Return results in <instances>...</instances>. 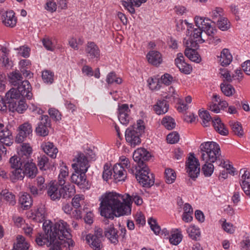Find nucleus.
<instances>
[{"mask_svg":"<svg viewBox=\"0 0 250 250\" xmlns=\"http://www.w3.org/2000/svg\"><path fill=\"white\" fill-rule=\"evenodd\" d=\"M44 152L52 158H55L58 152V149L51 142H47L42 146Z\"/></svg>","mask_w":250,"mask_h":250,"instance_id":"nucleus-34","label":"nucleus"},{"mask_svg":"<svg viewBox=\"0 0 250 250\" xmlns=\"http://www.w3.org/2000/svg\"><path fill=\"white\" fill-rule=\"evenodd\" d=\"M146 58L149 63L153 65H158L162 62L161 54L156 50H151L148 52Z\"/></svg>","mask_w":250,"mask_h":250,"instance_id":"nucleus-28","label":"nucleus"},{"mask_svg":"<svg viewBox=\"0 0 250 250\" xmlns=\"http://www.w3.org/2000/svg\"><path fill=\"white\" fill-rule=\"evenodd\" d=\"M212 123L215 130L220 134L227 136L229 134L228 129L219 118H214L212 120Z\"/></svg>","mask_w":250,"mask_h":250,"instance_id":"nucleus-30","label":"nucleus"},{"mask_svg":"<svg viewBox=\"0 0 250 250\" xmlns=\"http://www.w3.org/2000/svg\"><path fill=\"white\" fill-rule=\"evenodd\" d=\"M223 9L220 7H216L214 10L212 11L210 14L213 22H216L217 20H220L221 17H223Z\"/></svg>","mask_w":250,"mask_h":250,"instance_id":"nucleus-54","label":"nucleus"},{"mask_svg":"<svg viewBox=\"0 0 250 250\" xmlns=\"http://www.w3.org/2000/svg\"><path fill=\"white\" fill-rule=\"evenodd\" d=\"M55 241V240L53 237H51V234L50 232L48 233L47 231H44V233H39L35 239L36 243L40 246L46 245L49 247L52 245V244Z\"/></svg>","mask_w":250,"mask_h":250,"instance_id":"nucleus-17","label":"nucleus"},{"mask_svg":"<svg viewBox=\"0 0 250 250\" xmlns=\"http://www.w3.org/2000/svg\"><path fill=\"white\" fill-rule=\"evenodd\" d=\"M29 248V243L25 241V238L22 235H18L16 239V243L14 245L15 250H28Z\"/></svg>","mask_w":250,"mask_h":250,"instance_id":"nucleus-35","label":"nucleus"},{"mask_svg":"<svg viewBox=\"0 0 250 250\" xmlns=\"http://www.w3.org/2000/svg\"><path fill=\"white\" fill-rule=\"evenodd\" d=\"M113 176L117 181H125L126 178V171L121 164H115L113 167Z\"/></svg>","mask_w":250,"mask_h":250,"instance_id":"nucleus-25","label":"nucleus"},{"mask_svg":"<svg viewBox=\"0 0 250 250\" xmlns=\"http://www.w3.org/2000/svg\"><path fill=\"white\" fill-rule=\"evenodd\" d=\"M187 231L189 237L193 240H198L201 235L200 229L195 226H190Z\"/></svg>","mask_w":250,"mask_h":250,"instance_id":"nucleus-45","label":"nucleus"},{"mask_svg":"<svg viewBox=\"0 0 250 250\" xmlns=\"http://www.w3.org/2000/svg\"><path fill=\"white\" fill-rule=\"evenodd\" d=\"M84 200V196L83 195H76L72 201V205L75 208H78L81 207V204Z\"/></svg>","mask_w":250,"mask_h":250,"instance_id":"nucleus-59","label":"nucleus"},{"mask_svg":"<svg viewBox=\"0 0 250 250\" xmlns=\"http://www.w3.org/2000/svg\"><path fill=\"white\" fill-rule=\"evenodd\" d=\"M8 104V108L12 111H16L19 113H22L27 108L25 99H20L19 95L16 90L10 89L5 95Z\"/></svg>","mask_w":250,"mask_h":250,"instance_id":"nucleus-4","label":"nucleus"},{"mask_svg":"<svg viewBox=\"0 0 250 250\" xmlns=\"http://www.w3.org/2000/svg\"><path fill=\"white\" fill-rule=\"evenodd\" d=\"M40 122L35 129V132L37 135L45 137L49 133L48 128L51 126V122L47 115H42L39 118Z\"/></svg>","mask_w":250,"mask_h":250,"instance_id":"nucleus-10","label":"nucleus"},{"mask_svg":"<svg viewBox=\"0 0 250 250\" xmlns=\"http://www.w3.org/2000/svg\"><path fill=\"white\" fill-rule=\"evenodd\" d=\"M11 89L16 90V94L19 95V98L21 96L22 98H26L30 100L33 97L32 86L30 83L27 80L22 81L21 83L17 85V89L12 88Z\"/></svg>","mask_w":250,"mask_h":250,"instance_id":"nucleus-11","label":"nucleus"},{"mask_svg":"<svg viewBox=\"0 0 250 250\" xmlns=\"http://www.w3.org/2000/svg\"><path fill=\"white\" fill-rule=\"evenodd\" d=\"M167 140L169 144H175L179 140V135L176 132H173L167 135Z\"/></svg>","mask_w":250,"mask_h":250,"instance_id":"nucleus-64","label":"nucleus"},{"mask_svg":"<svg viewBox=\"0 0 250 250\" xmlns=\"http://www.w3.org/2000/svg\"><path fill=\"white\" fill-rule=\"evenodd\" d=\"M135 177L139 183L144 187L149 188L154 184V177L152 173L149 172L147 167H143L137 170Z\"/></svg>","mask_w":250,"mask_h":250,"instance_id":"nucleus-5","label":"nucleus"},{"mask_svg":"<svg viewBox=\"0 0 250 250\" xmlns=\"http://www.w3.org/2000/svg\"><path fill=\"white\" fill-rule=\"evenodd\" d=\"M23 165L24 167V172L25 175L29 178H34L36 176L38 171L36 164L32 162H29V160H27Z\"/></svg>","mask_w":250,"mask_h":250,"instance_id":"nucleus-29","label":"nucleus"},{"mask_svg":"<svg viewBox=\"0 0 250 250\" xmlns=\"http://www.w3.org/2000/svg\"><path fill=\"white\" fill-rule=\"evenodd\" d=\"M54 73L50 70H45L42 72V79L44 83L51 84L54 82Z\"/></svg>","mask_w":250,"mask_h":250,"instance_id":"nucleus-52","label":"nucleus"},{"mask_svg":"<svg viewBox=\"0 0 250 250\" xmlns=\"http://www.w3.org/2000/svg\"><path fill=\"white\" fill-rule=\"evenodd\" d=\"M182 238L183 235L181 230L175 229H172L171 235L169 238V241L171 244L177 245L181 242Z\"/></svg>","mask_w":250,"mask_h":250,"instance_id":"nucleus-37","label":"nucleus"},{"mask_svg":"<svg viewBox=\"0 0 250 250\" xmlns=\"http://www.w3.org/2000/svg\"><path fill=\"white\" fill-rule=\"evenodd\" d=\"M51 222L46 221L43 223L44 231L51 235V237L56 240L60 241V243L69 249L74 246V242L71 239L70 229L66 222L62 220L56 222L53 226L51 225Z\"/></svg>","mask_w":250,"mask_h":250,"instance_id":"nucleus-3","label":"nucleus"},{"mask_svg":"<svg viewBox=\"0 0 250 250\" xmlns=\"http://www.w3.org/2000/svg\"><path fill=\"white\" fill-rule=\"evenodd\" d=\"M11 172V179L13 182L22 180L25 175L24 170L21 168L13 169Z\"/></svg>","mask_w":250,"mask_h":250,"instance_id":"nucleus-49","label":"nucleus"},{"mask_svg":"<svg viewBox=\"0 0 250 250\" xmlns=\"http://www.w3.org/2000/svg\"><path fill=\"white\" fill-rule=\"evenodd\" d=\"M30 217H31L33 220L37 222L44 221L45 218L44 206L42 204L39 205L37 208L31 212Z\"/></svg>","mask_w":250,"mask_h":250,"instance_id":"nucleus-24","label":"nucleus"},{"mask_svg":"<svg viewBox=\"0 0 250 250\" xmlns=\"http://www.w3.org/2000/svg\"><path fill=\"white\" fill-rule=\"evenodd\" d=\"M219 74L224 79V82L230 83L232 81V76H231L229 71L226 68H220Z\"/></svg>","mask_w":250,"mask_h":250,"instance_id":"nucleus-61","label":"nucleus"},{"mask_svg":"<svg viewBox=\"0 0 250 250\" xmlns=\"http://www.w3.org/2000/svg\"><path fill=\"white\" fill-rule=\"evenodd\" d=\"M242 171L244 173L242 175L240 184L244 193L250 197V172L242 169L240 170V172Z\"/></svg>","mask_w":250,"mask_h":250,"instance_id":"nucleus-21","label":"nucleus"},{"mask_svg":"<svg viewBox=\"0 0 250 250\" xmlns=\"http://www.w3.org/2000/svg\"><path fill=\"white\" fill-rule=\"evenodd\" d=\"M220 88L222 93L228 97L231 96L235 92L233 86L229 83H227L226 82L221 83Z\"/></svg>","mask_w":250,"mask_h":250,"instance_id":"nucleus-40","label":"nucleus"},{"mask_svg":"<svg viewBox=\"0 0 250 250\" xmlns=\"http://www.w3.org/2000/svg\"><path fill=\"white\" fill-rule=\"evenodd\" d=\"M106 82L108 84H121L122 83V80L121 78L118 77L114 72H110L107 76Z\"/></svg>","mask_w":250,"mask_h":250,"instance_id":"nucleus-53","label":"nucleus"},{"mask_svg":"<svg viewBox=\"0 0 250 250\" xmlns=\"http://www.w3.org/2000/svg\"><path fill=\"white\" fill-rule=\"evenodd\" d=\"M150 156V154L146 149L140 148L134 152L133 159L136 162L143 164L144 161L148 160Z\"/></svg>","mask_w":250,"mask_h":250,"instance_id":"nucleus-23","label":"nucleus"},{"mask_svg":"<svg viewBox=\"0 0 250 250\" xmlns=\"http://www.w3.org/2000/svg\"><path fill=\"white\" fill-rule=\"evenodd\" d=\"M0 142L5 144L6 146H10L13 144L11 132L1 123H0Z\"/></svg>","mask_w":250,"mask_h":250,"instance_id":"nucleus-20","label":"nucleus"},{"mask_svg":"<svg viewBox=\"0 0 250 250\" xmlns=\"http://www.w3.org/2000/svg\"><path fill=\"white\" fill-rule=\"evenodd\" d=\"M203 31H204L199 27L194 28L191 25L189 37L188 40L184 39V43L188 47H196L198 43H203L205 41L201 36Z\"/></svg>","mask_w":250,"mask_h":250,"instance_id":"nucleus-6","label":"nucleus"},{"mask_svg":"<svg viewBox=\"0 0 250 250\" xmlns=\"http://www.w3.org/2000/svg\"><path fill=\"white\" fill-rule=\"evenodd\" d=\"M61 188H59V186L54 182H50L47 189V195L51 200H59L61 197Z\"/></svg>","mask_w":250,"mask_h":250,"instance_id":"nucleus-26","label":"nucleus"},{"mask_svg":"<svg viewBox=\"0 0 250 250\" xmlns=\"http://www.w3.org/2000/svg\"><path fill=\"white\" fill-rule=\"evenodd\" d=\"M187 171L189 176L194 180L200 172L199 163L198 160L195 157L194 154H190L187 162Z\"/></svg>","mask_w":250,"mask_h":250,"instance_id":"nucleus-9","label":"nucleus"},{"mask_svg":"<svg viewBox=\"0 0 250 250\" xmlns=\"http://www.w3.org/2000/svg\"><path fill=\"white\" fill-rule=\"evenodd\" d=\"M161 124L168 130L173 129L176 125L174 119L170 116L165 117L162 120Z\"/></svg>","mask_w":250,"mask_h":250,"instance_id":"nucleus-50","label":"nucleus"},{"mask_svg":"<svg viewBox=\"0 0 250 250\" xmlns=\"http://www.w3.org/2000/svg\"><path fill=\"white\" fill-rule=\"evenodd\" d=\"M26 162V160L20 156H13L10 158L9 163L12 168H21V166Z\"/></svg>","mask_w":250,"mask_h":250,"instance_id":"nucleus-39","label":"nucleus"},{"mask_svg":"<svg viewBox=\"0 0 250 250\" xmlns=\"http://www.w3.org/2000/svg\"><path fill=\"white\" fill-rule=\"evenodd\" d=\"M220 222H222V228L227 233L232 234L234 231V229L233 227L232 224L228 223L226 222V219H221L220 221Z\"/></svg>","mask_w":250,"mask_h":250,"instance_id":"nucleus-60","label":"nucleus"},{"mask_svg":"<svg viewBox=\"0 0 250 250\" xmlns=\"http://www.w3.org/2000/svg\"><path fill=\"white\" fill-rule=\"evenodd\" d=\"M232 132L236 135L241 137L244 135V131L241 123L238 122L231 121L229 122Z\"/></svg>","mask_w":250,"mask_h":250,"instance_id":"nucleus-42","label":"nucleus"},{"mask_svg":"<svg viewBox=\"0 0 250 250\" xmlns=\"http://www.w3.org/2000/svg\"><path fill=\"white\" fill-rule=\"evenodd\" d=\"M1 51L2 52V55L1 56L0 59V61H1L2 64L6 67L10 66V64H9V60L8 58V53L7 52V49L6 47H2Z\"/></svg>","mask_w":250,"mask_h":250,"instance_id":"nucleus-58","label":"nucleus"},{"mask_svg":"<svg viewBox=\"0 0 250 250\" xmlns=\"http://www.w3.org/2000/svg\"><path fill=\"white\" fill-rule=\"evenodd\" d=\"M123 6L126 9L130 14H133L135 13V10L134 8V6H135V2H132L131 0H128V1H126L125 0H123L122 1Z\"/></svg>","mask_w":250,"mask_h":250,"instance_id":"nucleus-63","label":"nucleus"},{"mask_svg":"<svg viewBox=\"0 0 250 250\" xmlns=\"http://www.w3.org/2000/svg\"><path fill=\"white\" fill-rule=\"evenodd\" d=\"M129 128L136 129L137 130V132H139V133L142 134L144 133L145 128L144 121L143 120H138L136 124H134L132 127Z\"/></svg>","mask_w":250,"mask_h":250,"instance_id":"nucleus-62","label":"nucleus"},{"mask_svg":"<svg viewBox=\"0 0 250 250\" xmlns=\"http://www.w3.org/2000/svg\"><path fill=\"white\" fill-rule=\"evenodd\" d=\"M118 119L123 125H127L130 119L129 113L130 110L128 105L126 104H119L118 105Z\"/></svg>","mask_w":250,"mask_h":250,"instance_id":"nucleus-18","label":"nucleus"},{"mask_svg":"<svg viewBox=\"0 0 250 250\" xmlns=\"http://www.w3.org/2000/svg\"><path fill=\"white\" fill-rule=\"evenodd\" d=\"M19 133L16 138V142L21 143L27 137L29 138L32 133V127L30 124L28 122L24 123L19 126Z\"/></svg>","mask_w":250,"mask_h":250,"instance_id":"nucleus-12","label":"nucleus"},{"mask_svg":"<svg viewBox=\"0 0 250 250\" xmlns=\"http://www.w3.org/2000/svg\"><path fill=\"white\" fill-rule=\"evenodd\" d=\"M1 194L2 195L3 199L9 206H13L16 204L15 195L12 192L6 190H3L2 191Z\"/></svg>","mask_w":250,"mask_h":250,"instance_id":"nucleus-44","label":"nucleus"},{"mask_svg":"<svg viewBox=\"0 0 250 250\" xmlns=\"http://www.w3.org/2000/svg\"><path fill=\"white\" fill-rule=\"evenodd\" d=\"M75 187L73 185H67L61 188V197L70 198L75 193Z\"/></svg>","mask_w":250,"mask_h":250,"instance_id":"nucleus-36","label":"nucleus"},{"mask_svg":"<svg viewBox=\"0 0 250 250\" xmlns=\"http://www.w3.org/2000/svg\"><path fill=\"white\" fill-rule=\"evenodd\" d=\"M103 236L102 229L98 228L95 230L94 233L88 234L86 236L85 239L87 243L92 248L95 250H100L102 244L101 238Z\"/></svg>","mask_w":250,"mask_h":250,"instance_id":"nucleus-8","label":"nucleus"},{"mask_svg":"<svg viewBox=\"0 0 250 250\" xmlns=\"http://www.w3.org/2000/svg\"><path fill=\"white\" fill-rule=\"evenodd\" d=\"M2 22L6 26L13 28L17 24V18L12 10L6 11L2 15Z\"/></svg>","mask_w":250,"mask_h":250,"instance_id":"nucleus-22","label":"nucleus"},{"mask_svg":"<svg viewBox=\"0 0 250 250\" xmlns=\"http://www.w3.org/2000/svg\"><path fill=\"white\" fill-rule=\"evenodd\" d=\"M169 105L166 100H158L153 105V110L158 115L164 114L168 110Z\"/></svg>","mask_w":250,"mask_h":250,"instance_id":"nucleus-31","label":"nucleus"},{"mask_svg":"<svg viewBox=\"0 0 250 250\" xmlns=\"http://www.w3.org/2000/svg\"><path fill=\"white\" fill-rule=\"evenodd\" d=\"M100 210L102 216L113 219L114 217L127 215L131 213L132 202L138 206L143 203V200L137 194L130 196L128 194L123 195L116 192H109L101 197Z\"/></svg>","mask_w":250,"mask_h":250,"instance_id":"nucleus-1","label":"nucleus"},{"mask_svg":"<svg viewBox=\"0 0 250 250\" xmlns=\"http://www.w3.org/2000/svg\"><path fill=\"white\" fill-rule=\"evenodd\" d=\"M141 135L139 132H137V130L133 128H128L125 131V140L133 147L140 144L141 142Z\"/></svg>","mask_w":250,"mask_h":250,"instance_id":"nucleus-13","label":"nucleus"},{"mask_svg":"<svg viewBox=\"0 0 250 250\" xmlns=\"http://www.w3.org/2000/svg\"><path fill=\"white\" fill-rule=\"evenodd\" d=\"M165 178L166 182L168 184L173 183L176 178V174L173 169L166 168L165 172Z\"/></svg>","mask_w":250,"mask_h":250,"instance_id":"nucleus-47","label":"nucleus"},{"mask_svg":"<svg viewBox=\"0 0 250 250\" xmlns=\"http://www.w3.org/2000/svg\"><path fill=\"white\" fill-rule=\"evenodd\" d=\"M117 230L113 227H108L105 229L104 235L109 241L114 244L118 242V235Z\"/></svg>","mask_w":250,"mask_h":250,"instance_id":"nucleus-32","label":"nucleus"},{"mask_svg":"<svg viewBox=\"0 0 250 250\" xmlns=\"http://www.w3.org/2000/svg\"><path fill=\"white\" fill-rule=\"evenodd\" d=\"M199 116L202 120V125L205 127L208 126L212 119L208 112L207 110L199 111Z\"/></svg>","mask_w":250,"mask_h":250,"instance_id":"nucleus-46","label":"nucleus"},{"mask_svg":"<svg viewBox=\"0 0 250 250\" xmlns=\"http://www.w3.org/2000/svg\"><path fill=\"white\" fill-rule=\"evenodd\" d=\"M38 166L42 170H46L49 167L48 158L45 155L38 157Z\"/></svg>","mask_w":250,"mask_h":250,"instance_id":"nucleus-51","label":"nucleus"},{"mask_svg":"<svg viewBox=\"0 0 250 250\" xmlns=\"http://www.w3.org/2000/svg\"><path fill=\"white\" fill-rule=\"evenodd\" d=\"M187 48L185 50V55L190 60L196 62H199L201 61V58L195 51V49H192L193 47H188L186 45Z\"/></svg>","mask_w":250,"mask_h":250,"instance_id":"nucleus-38","label":"nucleus"},{"mask_svg":"<svg viewBox=\"0 0 250 250\" xmlns=\"http://www.w3.org/2000/svg\"><path fill=\"white\" fill-rule=\"evenodd\" d=\"M175 63L179 70L185 74H189L192 70V66L185 62L183 54L179 53L175 59Z\"/></svg>","mask_w":250,"mask_h":250,"instance_id":"nucleus-16","label":"nucleus"},{"mask_svg":"<svg viewBox=\"0 0 250 250\" xmlns=\"http://www.w3.org/2000/svg\"><path fill=\"white\" fill-rule=\"evenodd\" d=\"M85 52L86 56L88 58L97 60L100 58V50L98 46L94 42H87L85 48Z\"/></svg>","mask_w":250,"mask_h":250,"instance_id":"nucleus-19","label":"nucleus"},{"mask_svg":"<svg viewBox=\"0 0 250 250\" xmlns=\"http://www.w3.org/2000/svg\"><path fill=\"white\" fill-rule=\"evenodd\" d=\"M71 176V181L78 185L81 188H89L88 181L86 180L85 173L75 171Z\"/></svg>","mask_w":250,"mask_h":250,"instance_id":"nucleus-14","label":"nucleus"},{"mask_svg":"<svg viewBox=\"0 0 250 250\" xmlns=\"http://www.w3.org/2000/svg\"><path fill=\"white\" fill-rule=\"evenodd\" d=\"M232 60V57L228 49H224L221 52L219 57V62L222 66H227L230 64Z\"/></svg>","mask_w":250,"mask_h":250,"instance_id":"nucleus-33","label":"nucleus"},{"mask_svg":"<svg viewBox=\"0 0 250 250\" xmlns=\"http://www.w3.org/2000/svg\"><path fill=\"white\" fill-rule=\"evenodd\" d=\"M32 152V149L29 144H23L21 149V152L19 154L26 161L30 158Z\"/></svg>","mask_w":250,"mask_h":250,"instance_id":"nucleus-41","label":"nucleus"},{"mask_svg":"<svg viewBox=\"0 0 250 250\" xmlns=\"http://www.w3.org/2000/svg\"><path fill=\"white\" fill-rule=\"evenodd\" d=\"M216 22L218 28L222 31L226 30L229 28L228 20L225 17H221Z\"/></svg>","mask_w":250,"mask_h":250,"instance_id":"nucleus-57","label":"nucleus"},{"mask_svg":"<svg viewBox=\"0 0 250 250\" xmlns=\"http://www.w3.org/2000/svg\"><path fill=\"white\" fill-rule=\"evenodd\" d=\"M191 25V24L188 23L186 20H180L176 22L177 30L181 31L187 27V34H189Z\"/></svg>","mask_w":250,"mask_h":250,"instance_id":"nucleus-48","label":"nucleus"},{"mask_svg":"<svg viewBox=\"0 0 250 250\" xmlns=\"http://www.w3.org/2000/svg\"><path fill=\"white\" fill-rule=\"evenodd\" d=\"M200 148L201 152V160L205 163L202 166V170L206 177H209L214 170L212 163L220 159V146L215 142H207L201 144Z\"/></svg>","mask_w":250,"mask_h":250,"instance_id":"nucleus-2","label":"nucleus"},{"mask_svg":"<svg viewBox=\"0 0 250 250\" xmlns=\"http://www.w3.org/2000/svg\"><path fill=\"white\" fill-rule=\"evenodd\" d=\"M148 223L150 225L151 229L155 234H158L160 232L161 228L158 225L157 220L153 218H150L148 220Z\"/></svg>","mask_w":250,"mask_h":250,"instance_id":"nucleus-56","label":"nucleus"},{"mask_svg":"<svg viewBox=\"0 0 250 250\" xmlns=\"http://www.w3.org/2000/svg\"><path fill=\"white\" fill-rule=\"evenodd\" d=\"M194 20L196 26L197 27H199L203 30L208 35L212 37L214 36L216 32V30L211 26L209 19L196 16Z\"/></svg>","mask_w":250,"mask_h":250,"instance_id":"nucleus-7","label":"nucleus"},{"mask_svg":"<svg viewBox=\"0 0 250 250\" xmlns=\"http://www.w3.org/2000/svg\"><path fill=\"white\" fill-rule=\"evenodd\" d=\"M72 166L75 171L86 172L89 167L87 157L83 153L78 154L76 163Z\"/></svg>","mask_w":250,"mask_h":250,"instance_id":"nucleus-15","label":"nucleus"},{"mask_svg":"<svg viewBox=\"0 0 250 250\" xmlns=\"http://www.w3.org/2000/svg\"><path fill=\"white\" fill-rule=\"evenodd\" d=\"M149 87L151 90H158L160 88L159 79L157 78H149L147 80Z\"/></svg>","mask_w":250,"mask_h":250,"instance_id":"nucleus-55","label":"nucleus"},{"mask_svg":"<svg viewBox=\"0 0 250 250\" xmlns=\"http://www.w3.org/2000/svg\"><path fill=\"white\" fill-rule=\"evenodd\" d=\"M32 199L29 194L26 192L21 193L19 199V204L22 209H28L32 205Z\"/></svg>","mask_w":250,"mask_h":250,"instance_id":"nucleus-27","label":"nucleus"},{"mask_svg":"<svg viewBox=\"0 0 250 250\" xmlns=\"http://www.w3.org/2000/svg\"><path fill=\"white\" fill-rule=\"evenodd\" d=\"M9 78L10 83L15 86H17L23 81L22 75L19 71L12 72L10 74Z\"/></svg>","mask_w":250,"mask_h":250,"instance_id":"nucleus-43","label":"nucleus"}]
</instances>
